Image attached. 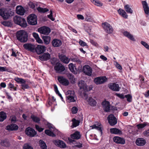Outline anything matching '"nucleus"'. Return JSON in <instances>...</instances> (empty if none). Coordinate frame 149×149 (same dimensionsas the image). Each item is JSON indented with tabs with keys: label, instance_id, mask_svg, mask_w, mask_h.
Listing matches in <instances>:
<instances>
[{
	"label": "nucleus",
	"instance_id": "nucleus-1",
	"mask_svg": "<svg viewBox=\"0 0 149 149\" xmlns=\"http://www.w3.org/2000/svg\"><path fill=\"white\" fill-rule=\"evenodd\" d=\"M81 136L80 132L78 131H76L74 132L73 134L71 135V138H68V140L70 143H72L74 144H77L75 145V146L78 147L79 148L82 147V144L80 143H76V141L74 139H79L81 137Z\"/></svg>",
	"mask_w": 149,
	"mask_h": 149
},
{
	"label": "nucleus",
	"instance_id": "nucleus-2",
	"mask_svg": "<svg viewBox=\"0 0 149 149\" xmlns=\"http://www.w3.org/2000/svg\"><path fill=\"white\" fill-rule=\"evenodd\" d=\"M17 40L22 42H25L28 40V34L26 32L23 30L17 31L16 33Z\"/></svg>",
	"mask_w": 149,
	"mask_h": 149
},
{
	"label": "nucleus",
	"instance_id": "nucleus-3",
	"mask_svg": "<svg viewBox=\"0 0 149 149\" xmlns=\"http://www.w3.org/2000/svg\"><path fill=\"white\" fill-rule=\"evenodd\" d=\"M13 20L15 24L19 25L22 27H26L27 26L25 19L20 17L16 16L14 17Z\"/></svg>",
	"mask_w": 149,
	"mask_h": 149
},
{
	"label": "nucleus",
	"instance_id": "nucleus-4",
	"mask_svg": "<svg viewBox=\"0 0 149 149\" xmlns=\"http://www.w3.org/2000/svg\"><path fill=\"white\" fill-rule=\"evenodd\" d=\"M13 14V12L10 13L8 11L4 9L0 10V15L4 19H8L10 15H12Z\"/></svg>",
	"mask_w": 149,
	"mask_h": 149
},
{
	"label": "nucleus",
	"instance_id": "nucleus-5",
	"mask_svg": "<svg viewBox=\"0 0 149 149\" xmlns=\"http://www.w3.org/2000/svg\"><path fill=\"white\" fill-rule=\"evenodd\" d=\"M28 23L31 25H35L37 24V16L35 14H32L29 15L27 18Z\"/></svg>",
	"mask_w": 149,
	"mask_h": 149
},
{
	"label": "nucleus",
	"instance_id": "nucleus-6",
	"mask_svg": "<svg viewBox=\"0 0 149 149\" xmlns=\"http://www.w3.org/2000/svg\"><path fill=\"white\" fill-rule=\"evenodd\" d=\"M107 78L105 76H101L97 77L94 79V82L96 84H100L104 83L107 81Z\"/></svg>",
	"mask_w": 149,
	"mask_h": 149
},
{
	"label": "nucleus",
	"instance_id": "nucleus-7",
	"mask_svg": "<svg viewBox=\"0 0 149 149\" xmlns=\"http://www.w3.org/2000/svg\"><path fill=\"white\" fill-rule=\"evenodd\" d=\"M102 26L104 30L106 32L108 33H111L113 29L111 26L107 22H105L102 24Z\"/></svg>",
	"mask_w": 149,
	"mask_h": 149
},
{
	"label": "nucleus",
	"instance_id": "nucleus-8",
	"mask_svg": "<svg viewBox=\"0 0 149 149\" xmlns=\"http://www.w3.org/2000/svg\"><path fill=\"white\" fill-rule=\"evenodd\" d=\"M24 48L26 50L33 52H35V45L30 43H25L23 45Z\"/></svg>",
	"mask_w": 149,
	"mask_h": 149
},
{
	"label": "nucleus",
	"instance_id": "nucleus-9",
	"mask_svg": "<svg viewBox=\"0 0 149 149\" xmlns=\"http://www.w3.org/2000/svg\"><path fill=\"white\" fill-rule=\"evenodd\" d=\"M46 50V47L42 45H38L36 47L35 52H36L38 54H40L43 53Z\"/></svg>",
	"mask_w": 149,
	"mask_h": 149
},
{
	"label": "nucleus",
	"instance_id": "nucleus-10",
	"mask_svg": "<svg viewBox=\"0 0 149 149\" xmlns=\"http://www.w3.org/2000/svg\"><path fill=\"white\" fill-rule=\"evenodd\" d=\"M108 120L109 124L111 126H114L117 123V120L113 114H110L108 117Z\"/></svg>",
	"mask_w": 149,
	"mask_h": 149
},
{
	"label": "nucleus",
	"instance_id": "nucleus-11",
	"mask_svg": "<svg viewBox=\"0 0 149 149\" xmlns=\"http://www.w3.org/2000/svg\"><path fill=\"white\" fill-rule=\"evenodd\" d=\"M54 70L57 73H61L65 70V67L62 64L57 63L54 67Z\"/></svg>",
	"mask_w": 149,
	"mask_h": 149
},
{
	"label": "nucleus",
	"instance_id": "nucleus-12",
	"mask_svg": "<svg viewBox=\"0 0 149 149\" xmlns=\"http://www.w3.org/2000/svg\"><path fill=\"white\" fill-rule=\"evenodd\" d=\"M83 72L86 75L91 76L92 74V68L88 65H85L83 68Z\"/></svg>",
	"mask_w": 149,
	"mask_h": 149
},
{
	"label": "nucleus",
	"instance_id": "nucleus-13",
	"mask_svg": "<svg viewBox=\"0 0 149 149\" xmlns=\"http://www.w3.org/2000/svg\"><path fill=\"white\" fill-rule=\"evenodd\" d=\"M57 79L59 82L61 84L64 86H67L69 84V82L68 80L63 76H58Z\"/></svg>",
	"mask_w": 149,
	"mask_h": 149
},
{
	"label": "nucleus",
	"instance_id": "nucleus-14",
	"mask_svg": "<svg viewBox=\"0 0 149 149\" xmlns=\"http://www.w3.org/2000/svg\"><path fill=\"white\" fill-rule=\"evenodd\" d=\"M38 31L40 33L45 35H48L50 33L51 30L49 27L44 26L39 28Z\"/></svg>",
	"mask_w": 149,
	"mask_h": 149
},
{
	"label": "nucleus",
	"instance_id": "nucleus-15",
	"mask_svg": "<svg viewBox=\"0 0 149 149\" xmlns=\"http://www.w3.org/2000/svg\"><path fill=\"white\" fill-rule=\"evenodd\" d=\"M26 134L30 137H34L36 134V132L32 128L28 127L25 130Z\"/></svg>",
	"mask_w": 149,
	"mask_h": 149
},
{
	"label": "nucleus",
	"instance_id": "nucleus-16",
	"mask_svg": "<svg viewBox=\"0 0 149 149\" xmlns=\"http://www.w3.org/2000/svg\"><path fill=\"white\" fill-rule=\"evenodd\" d=\"M102 107L105 111L109 112L110 110V105L109 102L107 101H104L102 104Z\"/></svg>",
	"mask_w": 149,
	"mask_h": 149
},
{
	"label": "nucleus",
	"instance_id": "nucleus-17",
	"mask_svg": "<svg viewBox=\"0 0 149 149\" xmlns=\"http://www.w3.org/2000/svg\"><path fill=\"white\" fill-rule=\"evenodd\" d=\"M78 85L80 89H82L85 91H88L87 86L84 81L81 80L79 81L78 83Z\"/></svg>",
	"mask_w": 149,
	"mask_h": 149
},
{
	"label": "nucleus",
	"instance_id": "nucleus-18",
	"mask_svg": "<svg viewBox=\"0 0 149 149\" xmlns=\"http://www.w3.org/2000/svg\"><path fill=\"white\" fill-rule=\"evenodd\" d=\"M53 143L56 146L62 148H65L66 147V145L63 141L60 140H55Z\"/></svg>",
	"mask_w": 149,
	"mask_h": 149
},
{
	"label": "nucleus",
	"instance_id": "nucleus-19",
	"mask_svg": "<svg viewBox=\"0 0 149 149\" xmlns=\"http://www.w3.org/2000/svg\"><path fill=\"white\" fill-rule=\"evenodd\" d=\"M16 12L18 15H24L25 10L22 6H18L16 8Z\"/></svg>",
	"mask_w": 149,
	"mask_h": 149
},
{
	"label": "nucleus",
	"instance_id": "nucleus-20",
	"mask_svg": "<svg viewBox=\"0 0 149 149\" xmlns=\"http://www.w3.org/2000/svg\"><path fill=\"white\" fill-rule=\"evenodd\" d=\"M113 140L114 142L117 143L123 144L125 143V139L118 136H115L113 138Z\"/></svg>",
	"mask_w": 149,
	"mask_h": 149
},
{
	"label": "nucleus",
	"instance_id": "nucleus-21",
	"mask_svg": "<svg viewBox=\"0 0 149 149\" xmlns=\"http://www.w3.org/2000/svg\"><path fill=\"white\" fill-rule=\"evenodd\" d=\"M52 43L53 47H57L60 46L61 45L62 42L60 40L55 39L52 41Z\"/></svg>",
	"mask_w": 149,
	"mask_h": 149
},
{
	"label": "nucleus",
	"instance_id": "nucleus-22",
	"mask_svg": "<svg viewBox=\"0 0 149 149\" xmlns=\"http://www.w3.org/2000/svg\"><path fill=\"white\" fill-rule=\"evenodd\" d=\"M135 143L137 145L141 146L144 145L146 144V142L143 139L139 138L137 139Z\"/></svg>",
	"mask_w": 149,
	"mask_h": 149
},
{
	"label": "nucleus",
	"instance_id": "nucleus-23",
	"mask_svg": "<svg viewBox=\"0 0 149 149\" xmlns=\"http://www.w3.org/2000/svg\"><path fill=\"white\" fill-rule=\"evenodd\" d=\"M39 59L42 61H46L50 58V55L48 53H44L42 55L39 56Z\"/></svg>",
	"mask_w": 149,
	"mask_h": 149
},
{
	"label": "nucleus",
	"instance_id": "nucleus-24",
	"mask_svg": "<svg viewBox=\"0 0 149 149\" xmlns=\"http://www.w3.org/2000/svg\"><path fill=\"white\" fill-rule=\"evenodd\" d=\"M85 100L88 102L89 104L91 106H94L96 105V101L93 99L91 97H86Z\"/></svg>",
	"mask_w": 149,
	"mask_h": 149
},
{
	"label": "nucleus",
	"instance_id": "nucleus-25",
	"mask_svg": "<svg viewBox=\"0 0 149 149\" xmlns=\"http://www.w3.org/2000/svg\"><path fill=\"white\" fill-rule=\"evenodd\" d=\"M109 87L113 91H118L120 88L118 84L114 83L110 84L109 86Z\"/></svg>",
	"mask_w": 149,
	"mask_h": 149
},
{
	"label": "nucleus",
	"instance_id": "nucleus-26",
	"mask_svg": "<svg viewBox=\"0 0 149 149\" xmlns=\"http://www.w3.org/2000/svg\"><path fill=\"white\" fill-rule=\"evenodd\" d=\"M18 128V126L16 124H11L6 126V129L9 131L16 130Z\"/></svg>",
	"mask_w": 149,
	"mask_h": 149
},
{
	"label": "nucleus",
	"instance_id": "nucleus-27",
	"mask_svg": "<svg viewBox=\"0 0 149 149\" xmlns=\"http://www.w3.org/2000/svg\"><path fill=\"white\" fill-rule=\"evenodd\" d=\"M59 58L62 62L65 64L68 63L70 61V59L63 54L59 55Z\"/></svg>",
	"mask_w": 149,
	"mask_h": 149
},
{
	"label": "nucleus",
	"instance_id": "nucleus-28",
	"mask_svg": "<svg viewBox=\"0 0 149 149\" xmlns=\"http://www.w3.org/2000/svg\"><path fill=\"white\" fill-rule=\"evenodd\" d=\"M142 4L145 13L147 15L149 13V8L148 4L146 1H144L142 2Z\"/></svg>",
	"mask_w": 149,
	"mask_h": 149
},
{
	"label": "nucleus",
	"instance_id": "nucleus-29",
	"mask_svg": "<svg viewBox=\"0 0 149 149\" xmlns=\"http://www.w3.org/2000/svg\"><path fill=\"white\" fill-rule=\"evenodd\" d=\"M68 67L69 70L75 74L77 73V70L75 66L72 63H70L69 64Z\"/></svg>",
	"mask_w": 149,
	"mask_h": 149
},
{
	"label": "nucleus",
	"instance_id": "nucleus-30",
	"mask_svg": "<svg viewBox=\"0 0 149 149\" xmlns=\"http://www.w3.org/2000/svg\"><path fill=\"white\" fill-rule=\"evenodd\" d=\"M67 76L71 83L74 84L75 83V79L73 75L70 73H68L67 74Z\"/></svg>",
	"mask_w": 149,
	"mask_h": 149
},
{
	"label": "nucleus",
	"instance_id": "nucleus-31",
	"mask_svg": "<svg viewBox=\"0 0 149 149\" xmlns=\"http://www.w3.org/2000/svg\"><path fill=\"white\" fill-rule=\"evenodd\" d=\"M118 12L119 15L122 16L123 17L125 18H127L128 16L124 10L120 8L118 10Z\"/></svg>",
	"mask_w": 149,
	"mask_h": 149
},
{
	"label": "nucleus",
	"instance_id": "nucleus-32",
	"mask_svg": "<svg viewBox=\"0 0 149 149\" xmlns=\"http://www.w3.org/2000/svg\"><path fill=\"white\" fill-rule=\"evenodd\" d=\"M123 35L127 37V38L130 40L134 41L135 40L133 37V36L130 34L129 32L127 31H124L123 32Z\"/></svg>",
	"mask_w": 149,
	"mask_h": 149
},
{
	"label": "nucleus",
	"instance_id": "nucleus-33",
	"mask_svg": "<svg viewBox=\"0 0 149 149\" xmlns=\"http://www.w3.org/2000/svg\"><path fill=\"white\" fill-rule=\"evenodd\" d=\"M66 98H69L70 99V97H72L73 96H75V92L73 91L68 90L66 93Z\"/></svg>",
	"mask_w": 149,
	"mask_h": 149
},
{
	"label": "nucleus",
	"instance_id": "nucleus-34",
	"mask_svg": "<svg viewBox=\"0 0 149 149\" xmlns=\"http://www.w3.org/2000/svg\"><path fill=\"white\" fill-rule=\"evenodd\" d=\"M6 114L3 111L0 112V121H3L6 118Z\"/></svg>",
	"mask_w": 149,
	"mask_h": 149
},
{
	"label": "nucleus",
	"instance_id": "nucleus-35",
	"mask_svg": "<svg viewBox=\"0 0 149 149\" xmlns=\"http://www.w3.org/2000/svg\"><path fill=\"white\" fill-rule=\"evenodd\" d=\"M1 145L3 146L8 147L10 146V143L7 139H4L1 141Z\"/></svg>",
	"mask_w": 149,
	"mask_h": 149
},
{
	"label": "nucleus",
	"instance_id": "nucleus-36",
	"mask_svg": "<svg viewBox=\"0 0 149 149\" xmlns=\"http://www.w3.org/2000/svg\"><path fill=\"white\" fill-rule=\"evenodd\" d=\"M110 132L111 133L116 134H120L121 131L116 128H111L110 129Z\"/></svg>",
	"mask_w": 149,
	"mask_h": 149
},
{
	"label": "nucleus",
	"instance_id": "nucleus-37",
	"mask_svg": "<svg viewBox=\"0 0 149 149\" xmlns=\"http://www.w3.org/2000/svg\"><path fill=\"white\" fill-rule=\"evenodd\" d=\"M31 118L34 122L38 123H40V119L39 118L33 115H32L31 116Z\"/></svg>",
	"mask_w": 149,
	"mask_h": 149
},
{
	"label": "nucleus",
	"instance_id": "nucleus-38",
	"mask_svg": "<svg viewBox=\"0 0 149 149\" xmlns=\"http://www.w3.org/2000/svg\"><path fill=\"white\" fill-rule=\"evenodd\" d=\"M42 38L45 44L47 45L49 43L51 40V38L50 36H44L42 37Z\"/></svg>",
	"mask_w": 149,
	"mask_h": 149
},
{
	"label": "nucleus",
	"instance_id": "nucleus-39",
	"mask_svg": "<svg viewBox=\"0 0 149 149\" xmlns=\"http://www.w3.org/2000/svg\"><path fill=\"white\" fill-rule=\"evenodd\" d=\"M39 146L42 149H47V146L45 143L42 140L39 141Z\"/></svg>",
	"mask_w": 149,
	"mask_h": 149
},
{
	"label": "nucleus",
	"instance_id": "nucleus-40",
	"mask_svg": "<svg viewBox=\"0 0 149 149\" xmlns=\"http://www.w3.org/2000/svg\"><path fill=\"white\" fill-rule=\"evenodd\" d=\"M72 127L74 128L78 126L79 125V120H77L75 118H73L72 120Z\"/></svg>",
	"mask_w": 149,
	"mask_h": 149
},
{
	"label": "nucleus",
	"instance_id": "nucleus-41",
	"mask_svg": "<svg viewBox=\"0 0 149 149\" xmlns=\"http://www.w3.org/2000/svg\"><path fill=\"white\" fill-rule=\"evenodd\" d=\"M92 129H95L100 132L101 134L102 133V125L101 124H100L98 126H97L96 125H94L91 126Z\"/></svg>",
	"mask_w": 149,
	"mask_h": 149
},
{
	"label": "nucleus",
	"instance_id": "nucleus-42",
	"mask_svg": "<svg viewBox=\"0 0 149 149\" xmlns=\"http://www.w3.org/2000/svg\"><path fill=\"white\" fill-rule=\"evenodd\" d=\"M126 12L130 14H132L133 13V10L130 8L129 5H126L124 6Z\"/></svg>",
	"mask_w": 149,
	"mask_h": 149
},
{
	"label": "nucleus",
	"instance_id": "nucleus-43",
	"mask_svg": "<svg viewBox=\"0 0 149 149\" xmlns=\"http://www.w3.org/2000/svg\"><path fill=\"white\" fill-rule=\"evenodd\" d=\"M149 123L146 122H144L142 124H139L137 125L136 126L138 129H140L148 125Z\"/></svg>",
	"mask_w": 149,
	"mask_h": 149
},
{
	"label": "nucleus",
	"instance_id": "nucleus-44",
	"mask_svg": "<svg viewBox=\"0 0 149 149\" xmlns=\"http://www.w3.org/2000/svg\"><path fill=\"white\" fill-rule=\"evenodd\" d=\"M1 24L5 26L10 27L12 26V24L9 21H4L1 22Z\"/></svg>",
	"mask_w": 149,
	"mask_h": 149
},
{
	"label": "nucleus",
	"instance_id": "nucleus-45",
	"mask_svg": "<svg viewBox=\"0 0 149 149\" xmlns=\"http://www.w3.org/2000/svg\"><path fill=\"white\" fill-rule=\"evenodd\" d=\"M15 80L18 83L21 84L22 83H25L26 82V81L24 79L17 77L15 78Z\"/></svg>",
	"mask_w": 149,
	"mask_h": 149
},
{
	"label": "nucleus",
	"instance_id": "nucleus-46",
	"mask_svg": "<svg viewBox=\"0 0 149 149\" xmlns=\"http://www.w3.org/2000/svg\"><path fill=\"white\" fill-rule=\"evenodd\" d=\"M93 3L97 6H102V3L98 0H91Z\"/></svg>",
	"mask_w": 149,
	"mask_h": 149
},
{
	"label": "nucleus",
	"instance_id": "nucleus-47",
	"mask_svg": "<svg viewBox=\"0 0 149 149\" xmlns=\"http://www.w3.org/2000/svg\"><path fill=\"white\" fill-rule=\"evenodd\" d=\"M8 86L11 91H15L17 90L16 87H15L14 84L10 82L8 84Z\"/></svg>",
	"mask_w": 149,
	"mask_h": 149
},
{
	"label": "nucleus",
	"instance_id": "nucleus-48",
	"mask_svg": "<svg viewBox=\"0 0 149 149\" xmlns=\"http://www.w3.org/2000/svg\"><path fill=\"white\" fill-rule=\"evenodd\" d=\"M38 11L40 12L45 13L46 12L48 11L49 10L46 8H42L41 7H38L37 8Z\"/></svg>",
	"mask_w": 149,
	"mask_h": 149
},
{
	"label": "nucleus",
	"instance_id": "nucleus-49",
	"mask_svg": "<svg viewBox=\"0 0 149 149\" xmlns=\"http://www.w3.org/2000/svg\"><path fill=\"white\" fill-rule=\"evenodd\" d=\"M45 133L47 135L52 136V137H55V135L52 132L49 130H45Z\"/></svg>",
	"mask_w": 149,
	"mask_h": 149
},
{
	"label": "nucleus",
	"instance_id": "nucleus-50",
	"mask_svg": "<svg viewBox=\"0 0 149 149\" xmlns=\"http://www.w3.org/2000/svg\"><path fill=\"white\" fill-rule=\"evenodd\" d=\"M45 133L47 135L52 136V137H55V135L52 132L49 130H45Z\"/></svg>",
	"mask_w": 149,
	"mask_h": 149
},
{
	"label": "nucleus",
	"instance_id": "nucleus-51",
	"mask_svg": "<svg viewBox=\"0 0 149 149\" xmlns=\"http://www.w3.org/2000/svg\"><path fill=\"white\" fill-rule=\"evenodd\" d=\"M75 96H73V97H70V99L69 98H67L68 102H74L76 101L75 98Z\"/></svg>",
	"mask_w": 149,
	"mask_h": 149
},
{
	"label": "nucleus",
	"instance_id": "nucleus-52",
	"mask_svg": "<svg viewBox=\"0 0 149 149\" xmlns=\"http://www.w3.org/2000/svg\"><path fill=\"white\" fill-rule=\"evenodd\" d=\"M71 60L73 62H76L77 63L80 64L81 63V61L79 58H72Z\"/></svg>",
	"mask_w": 149,
	"mask_h": 149
},
{
	"label": "nucleus",
	"instance_id": "nucleus-53",
	"mask_svg": "<svg viewBox=\"0 0 149 149\" xmlns=\"http://www.w3.org/2000/svg\"><path fill=\"white\" fill-rule=\"evenodd\" d=\"M22 84L21 86H22V89L24 90L25 89L29 88V87L28 84H25V83H22Z\"/></svg>",
	"mask_w": 149,
	"mask_h": 149
},
{
	"label": "nucleus",
	"instance_id": "nucleus-54",
	"mask_svg": "<svg viewBox=\"0 0 149 149\" xmlns=\"http://www.w3.org/2000/svg\"><path fill=\"white\" fill-rule=\"evenodd\" d=\"M23 148L24 149H33V148L31 146L27 143L24 144Z\"/></svg>",
	"mask_w": 149,
	"mask_h": 149
},
{
	"label": "nucleus",
	"instance_id": "nucleus-55",
	"mask_svg": "<svg viewBox=\"0 0 149 149\" xmlns=\"http://www.w3.org/2000/svg\"><path fill=\"white\" fill-rule=\"evenodd\" d=\"M141 44L143 45L145 48L148 49H149V46L146 42L142 41L141 42Z\"/></svg>",
	"mask_w": 149,
	"mask_h": 149
},
{
	"label": "nucleus",
	"instance_id": "nucleus-56",
	"mask_svg": "<svg viewBox=\"0 0 149 149\" xmlns=\"http://www.w3.org/2000/svg\"><path fill=\"white\" fill-rule=\"evenodd\" d=\"M72 113L73 114H75L77 113L78 111L77 108L75 107H73L72 109Z\"/></svg>",
	"mask_w": 149,
	"mask_h": 149
},
{
	"label": "nucleus",
	"instance_id": "nucleus-57",
	"mask_svg": "<svg viewBox=\"0 0 149 149\" xmlns=\"http://www.w3.org/2000/svg\"><path fill=\"white\" fill-rule=\"evenodd\" d=\"M35 127L36 129L40 132H42L44 130L43 128L40 127L38 125H35Z\"/></svg>",
	"mask_w": 149,
	"mask_h": 149
},
{
	"label": "nucleus",
	"instance_id": "nucleus-58",
	"mask_svg": "<svg viewBox=\"0 0 149 149\" xmlns=\"http://www.w3.org/2000/svg\"><path fill=\"white\" fill-rule=\"evenodd\" d=\"M125 97L127 98V101L131 102L132 100V96L129 94L125 95Z\"/></svg>",
	"mask_w": 149,
	"mask_h": 149
},
{
	"label": "nucleus",
	"instance_id": "nucleus-59",
	"mask_svg": "<svg viewBox=\"0 0 149 149\" xmlns=\"http://www.w3.org/2000/svg\"><path fill=\"white\" fill-rule=\"evenodd\" d=\"M50 14L49 15H48V17L50 19L52 20L53 21H54V18L52 16V12L51 10L50 11Z\"/></svg>",
	"mask_w": 149,
	"mask_h": 149
},
{
	"label": "nucleus",
	"instance_id": "nucleus-60",
	"mask_svg": "<svg viewBox=\"0 0 149 149\" xmlns=\"http://www.w3.org/2000/svg\"><path fill=\"white\" fill-rule=\"evenodd\" d=\"M8 69L6 68V67L0 66V71L3 72L8 71Z\"/></svg>",
	"mask_w": 149,
	"mask_h": 149
},
{
	"label": "nucleus",
	"instance_id": "nucleus-61",
	"mask_svg": "<svg viewBox=\"0 0 149 149\" xmlns=\"http://www.w3.org/2000/svg\"><path fill=\"white\" fill-rule=\"evenodd\" d=\"M79 44L82 46H86V43L81 40H80L79 42Z\"/></svg>",
	"mask_w": 149,
	"mask_h": 149
},
{
	"label": "nucleus",
	"instance_id": "nucleus-62",
	"mask_svg": "<svg viewBox=\"0 0 149 149\" xmlns=\"http://www.w3.org/2000/svg\"><path fill=\"white\" fill-rule=\"evenodd\" d=\"M54 91L57 94L59 95V94H60L58 90L57 87L56 85H54Z\"/></svg>",
	"mask_w": 149,
	"mask_h": 149
},
{
	"label": "nucleus",
	"instance_id": "nucleus-63",
	"mask_svg": "<svg viewBox=\"0 0 149 149\" xmlns=\"http://www.w3.org/2000/svg\"><path fill=\"white\" fill-rule=\"evenodd\" d=\"M143 134L145 136H149V129L144 132Z\"/></svg>",
	"mask_w": 149,
	"mask_h": 149
},
{
	"label": "nucleus",
	"instance_id": "nucleus-64",
	"mask_svg": "<svg viewBox=\"0 0 149 149\" xmlns=\"http://www.w3.org/2000/svg\"><path fill=\"white\" fill-rule=\"evenodd\" d=\"M77 17L78 19L83 20L84 19V16L81 15H77Z\"/></svg>",
	"mask_w": 149,
	"mask_h": 149
}]
</instances>
